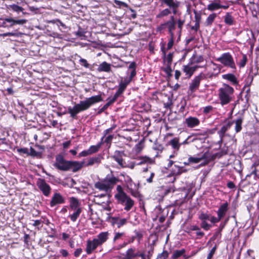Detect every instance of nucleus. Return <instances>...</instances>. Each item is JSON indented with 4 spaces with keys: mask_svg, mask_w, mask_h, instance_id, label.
<instances>
[{
    "mask_svg": "<svg viewBox=\"0 0 259 259\" xmlns=\"http://www.w3.org/2000/svg\"><path fill=\"white\" fill-rule=\"evenodd\" d=\"M199 67H202V66L197 65L194 66H191L189 64L187 65L183 66V70L186 75H188L189 77H190L193 74L196 69Z\"/></svg>",
    "mask_w": 259,
    "mask_h": 259,
    "instance_id": "obj_15",
    "label": "nucleus"
},
{
    "mask_svg": "<svg viewBox=\"0 0 259 259\" xmlns=\"http://www.w3.org/2000/svg\"><path fill=\"white\" fill-rule=\"evenodd\" d=\"M113 136L112 135H109L108 136L105 140V142L106 143H110L113 139Z\"/></svg>",
    "mask_w": 259,
    "mask_h": 259,
    "instance_id": "obj_61",
    "label": "nucleus"
},
{
    "mask_svg": "<svg viewBox=\"0 0 259 259\" xmlns=\"http://www.w3.org/2000/svg\"><path fill=\"white\" fill-rule=\"evenodd\" d=\"M123 155V151L116 150L115 151L114 155L111 156V157L118 163L120 167L122 168L126 167L127 166L126 163L122 158Z\"/></svg>",
    "mask_w": 259,
    "mask_h": 259,
    "instance_id": "obj_10",
    "label": "nucleus"
},
{
    "mask_svg": "<svg viewBox=\"0 0 259 259\" xmlns=\"http://www.w3.org/2000/svg\"><path fill=\"white\" fill-rule=\"evenodd\" d=\"M138 256H139V254L136 252V249L135 248H131L126 250L124 257L128 259H132Z\"/></svg>",
    "mask_w": 259,
    "mask_h": 259,
    "instance_id": "obj_28",
    "label": "nucleus"
},
{
    "mask_svg": "<svg viewBox=\"0 0 259 259\" xmlns=\"http://www.w3.org/2000/svg\"><path fill=\"white\" fill-rule=\"evenodd\" d=\"M41 224L42 222L40 220H35L34 221V223L32 224V225L34 227H37L38 229H39V228H41L42 227Z\"/></svg>",
    "mask_w": 259,
    "mask_h": 259,
    "instance_id": "obj_57",
    "label": "nucleus"
},
{
    "mask_svg": "<svg viewBox=\"0 0 259 259\" xmlns=\"http://www.w3.org/2000/svg\"><path fill=\"white\" fill-rule=\"evenodd\" d=\"M114 3L116 5H118L119 6H124L126 7L127 5L126 3L123 2H121L118 0H114Z\"/></svg>",
    "mask_w": 259,
    "mask_h": 259,
    "instance_id": "obj_60",
    "label": "nucleus"
},
{
    "mask_svg": "<svg viewBox=\"0 0 259 259\" xmlns=\"http://www.w3.org/2000/svg\"><path fill=\"white\" fill-rule=\"evenodd\" d=\"M202 160H204V162L201 163L200 165L203 166L207 164L210 160V155L208 152L203 153L201 156L197 157H190L188 159L189 162L191 163H197Z\"/></svg>",
    "mask_w": 259,
    "mask_h": 259,
    "instance_id": "obj_9",
    "label": "nucleus"
},
{
    "mask_svg": "<svg viewBox=\"0 0 259 259\" xmlns=\"http://www.w3.org/2000/svg\"><path fill=\"white\" fill-rule=\"evenodd\" d=\"M186 250L184 249H182L181 250H174L171 256V258L172 259H177L178 258L180 257V256L184 255V254L185 253Z\"/></svg>",
    "mask_w": 259,
    "mask_h": 259,
    "instance_id": "obj_36",
    "label": "nucleus"
},
{
    "mask_svg": "<svg viewBox=\"0 0 259 259\" xmlns=\"http://www.w3.org/2000/svg\"><path fill=\"white\" fill-rule=\"evenodd\" d=\"M162 51L163 54L164 59L163 61L164 63L166 64V65H171L172 61V57H173V54L172 53H169L168 54L167 56H166V53L165 51H164V48L162 49Z\"/></svg>",
    "mask_w": 259,
    "mask_h": 259,
    "instance_id": "obj_30",
    "label": "nucleus"
},
{
    "mask_svg": "<svg viewBox=\"0 0 259 259\" xmlns=\"http://www.w3.org/2000/svg\"><path fill=\"white\" fill-rule=\"evenodd\" d=\"M218 96L222 105L230 103L232 100L234 89L230 85L224 84L218 91Z\"/></svg>",
    "mask_w": 259,
    "mask_h": 259,
    "instance_id": "obj_3",
    "label": "nucleus"
},
{
    "mask_svg": "<svg viewBox=\"0 0 259 259\" xmlns=\"http://www.w3.org/2000/svg\"><path fill=\"white\" fill-rule=\"evenodd\" d=\"M170 37L168 42L167 44V49L168 50H169L172 48V47L174 45V42L175 35H170Z\"/></svg>",
    "mask_w": 259,
    "mask_h": 259,
    "instance_id": "obj_50",
    "label": "nucleus"
},
{
    "mask_svg": "<svg viewBox=\"0 0 259 259\" xmlns=\"http://www.w3.org/2000/svg\"><path fill=\"white\" fill-rule=\"evenodd\" d=\"M221 219L218 216L217 218H215L214 217L210 215L209 221L211 223H215L219 222V221H221Z\"/></svg>",
    "mask_w": 259,
    "mask_h": 259,
    "instance_id": "obj_58",
    "label": "nucleus"
},
{
    "mask_svg": "<svg viewBox=\"0 0 259 259\" xmlns=\"http://www.w3.org/2000/svg\"><path fill=\"white\" fill-rule=\"evenodd\" d=\"M136 63L134 62L130 63L128 68V72L130 73V75L128 78H124L126 80H129V82L130 83L132 81L133 78L136 75Z\"/></svg>",
    "mask_w": 259,
    "mask_h": 259,
    "instance_id": "obj_20",
    "label": "nucleus"
},
{
    "mask_svg": "<svg viewBox=\"0 0 259 259\" xmlns=\"http://www.w3.org/2000/svg\"><path fill=\"white\" fill-rule=\"evenodd\" d=\"M111 64L107 63L106 62H103L99 65L98 71L109 72L111 71Z\"/></svg>",
    "mask_w": 259,
    "mask_h": 259,
    "instance_id": "obj_26",
    "label": "nucleus"
},
{
    "mask_svg": "<svg viewBox=\"0 0 259 259\" xmlns=\"http://www.w3.org/2000/svg\"><path fill=\"white\" fill-rule=\"evenodd\" d=\"M117 221H118V222L116 223V226L118 228H120L123 225H125L127 223V220L125 218H123V219L119 218V219Z\"/></svg>",
    "mask_w": 259,
    "mask_h": 259,
    "instance_id": "obj_40",
    "label": "nucleus"
},
{
    "mask_svg": "<svg viewBox=\"0 0 259 259\" xmlns=\"http://www.w3.org/2000/svg\"><path fill=\"white\" fill-rule=\"evenodd\" d=\"M217 17V14L215 13H212L210 14L206 18L204 24L206 26H211Z\"/></svg>",
    "mask_w": 259,
    "mask_h": 259,
    "instance_id": "obj_33",
    "label": "nucleus"
},
{
    "mask_svg": "<svg viewBox=\"0 0 259 259\" xmlns=\"http://www.w3.org/2000/svg\"><path fill=\"white\" fill-rule=\"evenodd\" d=\"M103 100L101 95L92 96L85 100L81 101L79 103L75 104L73 107H69L68 112L70 116L74 118L80 112L88 109L92 105Z\"/></svg>",
    "mask_w": 259,
    "mask_h": 259,
    "instance_id": "obj_1",
    "label": "nucleus"
},
{
    "mask_svg": "<svg viewBox=\"0 0 259 259\" xmlns=\"http://www.w3.org/2000/svg\"><path fill=\"white\" fill-rule=\"evenodd\" d=\"M70 207L71 210L81 208L79 207V203L78 199L74 197H71L70 198Z\"/></svg>",
    "mask_w": 259,
    "mask_h": 259,
    "instance_id": "obj_29",
    "label": "nucleus"
},
{
    "mask_svg": "<svg viewBox=\"0 0 259 259\" xmlns=\"http://www.w3.org/2000/svg\"><path fill=\"white\" fill-rule=\"evenodd\" d=\"M73 210L74 211V212L72 214L70 215L69 217L72 222H75L81 213V208H78Z\"/></svg>",
    "mask_w": 259,
    "mask_h": 259,
    "instance_id": "obj_35",
    "label": "nucleus"
},
{
    "mask_svg": "<svg viewBox=\"0 0 259 259\" xmlns=\"http://www.w3.org/2000/svg\"><path fill=\"white\" fill-rule=\"evenodd\" d=\"M228 203L225 202L221 205L218 211L217 214L221 219L226 215V212L228 210Z\"/></svg>",
    "mask_w": 259,
    "mask_h": 259,
    "instance_id": "obj_19",
    "label": "nucleus"
},
{
    "mask_svg": "<svg viewBox=\"0 0 259 259\" xmlns=\"http://www.w3.org/2000/svg\"><path fill=\"white\" fill-rule=\"evenodd\" d=\"M117 98L118 97L114 95L112 99L108 98L107 99L108 102L106 104L109 107L110 105L113 104L117 100Z\"/></svg>",
    "mask_w": 259,
    "mask_h": 259,
    "instance_id": "obj_56",
    "label": "nucleus"
},
{
    "mask_svg": "<svg viewBox=\"0 0 259 259\" xmlns=\"http://www.w3.org/2000/svg\"><path fill=\"white\" fill-rule=\"evenodd\" d=\"M217 61L222 63L224 66L231 68L233 71H235L236 70L233 57L229 53L223 54L217 59Z\"/></svg>",
    "mask_w": 259,
    "mask_h": 259,
    "instance_id": "obj_5",
    "label": "nucleus"
},
{
    "mask_svg": "<svg viewBox=\"0 0 259 259\" xmlns=\"http://www.w3.org/2000/svg\"><path fill=\"white\" fill-rule=\"evenodd\" d=\"M210 215L209 214L202 213L200 214L199 218L202 221H206V220H209Z\"/></svg>",
    "mask_w": 259,
    "mask_h": 259,
    "instance_id": "obj_44",
    "label": "nucleus"
},
{
    "mask_svg": "<svg viewBox=\"0 0 259 259\" xmlns=\"http://www.w3.org/2000/svg\"><path fill=\"white\" fill-rule=\"evenodd\" d=\"M221 1L213 0L208 5L207 9L210 11H214L221 9Z\"/></svg>",
    "mask_w": 259,
    "mask_h": 259,
    "instance_id": "obj_22",
    "label": "nucleus"
},
{
    "mask_svg": "<svg viewBox=\"0 0 259 259\" xmlns=\"http://www.w3.org/2000/svg\"><path fill=\"white\" fill-rule=\"evenodd\" d=\"M247 62V57L246 55H243L242 59L240 61V62L239 63V65L240 67H244L245 65H246V63Z\"/></svg>",
    "mask_w": 259,
    "mask_h": 259,
    "instance_id": "obj_51",
    "label": "nucleus"
},
{
    "mask_svg": "<svg viewBox=\"0 0 259 259\" xmlns=\"http://www.w3.org/2000/svg\"><path fill=\"white\" fill-rule=\"evenodd\" d=\"M37 186L44 195L48 196L50 195L51 190V188L44 180H39Z\"/></svg>",
    "mask_w": 259,
    "mask_h": 259,
    "instance_id": "obj_11",
    "label": "nucleus"
},
{
    "mask_svg": "<svg viewBox=\"0 0 259 259\" xmlns=\"http://www.w3.org/2000/svg\"><path fill=\"white\" fill-rule=\"evenodd\" d=\"M100 246L95 239L87 241L86 252L87 254H91L98 246Z\"/></svg>",
    "mask_w": 259,
    "mask_h": 259,
    "instance_id": "obj_14",
    "label": "nucleus"
},
{
    "mask_svg": "<svg viewBox=\"0 0 259 259\" xmlns=\"http://www.w3.org/2000/svg\"><path fill=\"white\" fill-rule=\"evenodd\" d=\"M185 123L190 128H193L198 126L200 123V120L195 117H189L185 119Z\"/></svg>",
    "mask_w": 259,
    "mask_h": 259,
    "instance_id": "obj_13",
    "label": "nucleus"
},
{
    "mask_svg": "<svg viewBox=\"0 0 259 259\" xmlns=\"http://www.w3.org/2000/svg\"><path fill=\"white\" fill-rule=\"evenodd\" d=\"M116 190L117 193L115 195V197L119 203L124 206L125 210L129 211L133 207L134 201L123 191L120 185L117 186Z\"/></svg>",
    "mask_w": 259,
    "mask_h": 259,
    "instance_id": "obj_2",
    "label": "nucleus"
},
{
    "mask_svg": "<svg viewBox=\"0 0 259 259\" xmlns=\"http://www.w3.org/2000/svg\"><path fill=\"white\" fill-rule=\"evenodd\" d=\"M243 121V118L242 117H239L237 119L234 120L231 122H233V124H235V130L236 133L240 132L242 130V124ZM229 122H231L230 121Z\"/></svg>",
    "mask_w": 259,
    "mask_h": 259,
    "instance_id": "obj_23",
    "label": "nucleus"
},
{
    "mask_svg": "<svg viewBox=\"0 0 259 259\" xmlns=\"http://www.w3.org/2000/svg\"><path fill=\"white\" fill-rule=\"evenodd\" d=\"M69 165V169L70 168H72V171L73 172H76L84 166V162L70 161Z\"/></svg>",
    "mask_w": 259,
    "mask_h": 259,
    "instance_id": "obj_18",
    "label": "nucleus"
},
{
    "mask_svg": "<svg viewBox=\"0 0 259 259\" xmlns=\"http://www.w3.org/2000/svg\"><path fill=\"white\" fill-rule=\"evenodd\" d=\"M233 124V122H228L226 125H223L220 130L218 132L219 134L221 137H223L225 133L227 131Z\"/></svg>",
    "mask_w": 259,
    "mask_h": 259,
    "instance_id": "obj_32",
    "label": "nucleus"
},
{
    "mask_svg": "<svg viewBox=\"0 0 259 259\" xmlns=\"http://www.w3.org/2000/svg\"><path fill=\"white\" fill-rule=\"evenodd\" d=\"M203 60L202 56H193L191 59V64L202 62Z\"/></svg>",
    "mask_w": 259,
    "mask_h": 259,
    "instance_id": "obj_39",
    "label": "nucleus"
},
{
    "mask_svg": "<svg viewBox=\"0 0 259 259\" xmlns=\"http://www.w3.org/2000/svg\"><path fill=\"white\" fill-rule=\"evenodd\" d=\"M102 144V142H101V143L98 144L96 145H92L90 146L88 149L90 152L91 155L98 152L99 149L100 148Z\"/></svg>",
    "mask_w": 259,
    "mask_h": 259,
    "instance_id": "obj_37",
    "label": "nucleus"
},
{
    "mask_svg": "<svg viewBox=\"0 0 259 259\" xmlns=\"http://www.w3.org/2000/svg\"><path fill=\"white\" fill-rule=\"evenodd\" d=\"M128 244V242H124L123 243H122L121 244H119L117 246H114L113 248L115 250H120V249L125 247Z\"/></svg>",
    "mask_w": 259,
    "mask_h": 259,
    "instance_id": "obj_52",
    "label": "nucleus"
},
{
    "mask_svg": "<svg viewBox=\"0 0 259 259\" xmlns=\"http://www.w3.org/2000/svg\"><path fill=\"white\" fill-rule=\"evenodd\" d=\"M168 253L167 251H164L161 254H160L158 257H161V256H163L164 257L162 259H166V258L168 257Z\"/></svg>",
    "mask_w": 259,
    "mask_h": 259,
    "instance_id": "obj_64",
    "label": "nucleus"
},
{
    "mask_svg": "<svg viewBox=\"0 0 259 259\" xmlns=\"http://www.w3.org/2000/svg\"><path fill=\"white\" fill-rule=\"evenodd\" d=\"M60 253L62 254L63 257H66L68 255V251L65 249H61Z\"/></svg>",
    "mask_w": 259,
    "mask_h": 259,
    "instance_id": "obj_63",
    "label": "nucleus"
},
{
    "mask_svg": "<svg viewBox=\"0 0 259 259\" xmlns=\"http://www.w3.org/2000/svg\"><path fill=\"white\" fill-rule=\"evenodd\" d=\"M10 7L14 11L17 12H22L23 10V9L22 7L17 5L13 4L11 5Z\"/></svg>",
    "mask_w": 259,
    "mask_h": 259,
    "instance_id": "obj_47",
    "label": "nucleus"
},
{
    "mask_svg": "<svg viewBox=\"0 0 259 259\" xmlns=\"http://www.w3.org/2000/svg\"><path fill=\"white\" fill-rule=\"evenodd\" d=\"M26 20L20 19V20H14L12 18H6L5 22H3V25L5 24V22L11 23L10 26H12L15 24L23 25L26 22Z\"/></svg>",
    "mask_w": 259,
    "mask_h": 259,
    "instance_id": "obj_24",
    "label": "nucleus"
},
{
    "mask_svg": "<svg viewBox=\"0 0 259 259\" xmlns=\"http://www.w3.org/2000/svg\"><path fill=\"white\" fill-rule=\"evenodd\" d=\"M217 248V245H215L214 246L212 247V248L211 249L209 253H208L207 257V259H211L212 257L213 254H214L216 251Z\"/></svg>",
    "mask_w": 259,
    "mask_h": 259,
    "instance_id": "obj_48",
    "label": "nucleus"
},
{
    "mask_svg": "<svg viewBox=\"0 0 259 259\" xmlns=\"http://www.w3.org/2000/svg\"><path fill=\"white\" fill-rule=\"evenodd\" d=\"M205 78V75L203 73H200L196 76L189 84V90L191 93L195 92L199 88L200 81Z\"/></svg>",
    "mask_w": 259,
    "mask_h": 259,
    "instance_id": "obj_8",
    "label": "nucleus"
},
{
    "mask_svg": "<svg viewBox=\"0 0 259 259\" xmlns=\"http://www.w3.org/2000/svg\"><path fill=\"white\" fill-rule=\"evenodd\" d=\"M169 144L171 145L174 149L178 151L180 149L181 144L179 143V139L178 138H175L169 142Z\"/></svg>",
    "mask_w": 259,
    "mask_h": 259,
    "instance_id": "obj_31",
    "label": "nucleus"
},
{
    "mask_svg": "<svg viewBox=\"0 0 259 259\" xmlns=\"http://www.w3.org/2000/svg\"><path fill=\"white\" fill-rule=\"evenodd\" d=\"M82 252V249L81 248H77L75 250L74 252V256L78 257Z\"/></svg>",
    "mask_w": 259,
    "mask_h": 259,
    "instance_id": "obj_62",
    "label": "nucleus"
},
{
    "mask_svg": "<svg viewBox=\"0 0 259 259\" xmlns=\"http://www.w3.org/2000/svg\"><path fill=\"white\" fill-rule=\"evenodd\" d=\"M129 83V80L125 79L121 80L119 84L118 89L114 95L118 98L123 93Z\"/></svg>",
    "mask_w": 259,
    "mask_h": 259,
    "instance_id": "obj_17",
    "label": "nucleus"
},
{
    "mask_svg": "<svg viewBox=\"0 0 259 259\" xmlns=\"http://www.w3.org/2000/svg\"><path fill=\"white\" fill-rule=\"evenodd\" d=\"M79 63L81 65L83 66L85 68H89V64H88L87 61L83 58H81L79 60Z\"/></svg>",
    "mask_w": 259,
    "mask_h": 259,
    "instance_id": "obj_54",
    "label": "nucleus"
},
{
    "mask_svg": "<svg viewBox=\"0 0 259 259\" xmlns=\"http://www.w3.org/2000/svg\"><path fill=\"white\" fill-rule=\"evenodd\" d=\"M166 66L163 69V71L166 73L168 76H171V72L172 71L170 66L169 65H166Z\"/></svg>",
    "mask_w": 259,
    "mask_h": 259,
    "instance_id": "obj_45",
    "label": "nucleus"
},
{
    "mask_svg": "<svg viewBox=\"0 0 259 259\" xmlns=\"http://www.w3.org/2000/svg\"><path fill=\"white\" fill-rule=\"evenodd\" d=\"M117 98L118 97L114 95L112 99L108 98L107 99L108 102L106 104L109 107L110 105L113 104L117 100Z\"/></svg>",
    "mask_w": 259,
    "mask_h": 259,
    "instance_id": "obj_55",
    "label": "nucleus"
},
{
    "mask_svg": "<svg viewBox=\"0 0 259 259\" xmlns=\"http://www.w3.org/2000/svg\"><path fill=\"white\" fill-rule=\"evenodd\" d=\"M102 157L101 156H96L90 158L88 160V162L87 163H84L85 166H92L95 164H99L101 163Z\"/></svg>",
    "mask_w": 259,
    "mask_h": 259,
    "instance_id": "obj_25",
    "label": "nucleus"
},
{
    "mask_svg": "<svg viewBox=\"0 0 259 259\" xmlns=\"http://www.w3.org/2000/svg\"><path fill=\"white\" fill-rule=\"evenodd\" d=\"M224 22L226 24L229 25L234 24V19L230 13H227L224 16Z\"/></svg>",
    "mask_w": 259,
    "mask_h": 259,
    "instance_id": "obj_34",
    "label": "nucleus"
},
{
    "mask_svg": "<svg viewBox=\"0 0 259 259\" xmlns=\"http://www.w3.org/2000/svg\"><path fill=\"white\" fill-rule=\"evenodd\" d=\"M119 180L113 176H107L103 181L95 183V187L100 191L107 192L110 191Z\"/></svg>",
    "mask_w": 259,
    "mask_h": 259,
    "instance_id": "obj_4",
    "label": "nucleus"
},
{
    "mask_svg": "<svg viewBox=\"0 0 259 259\" xmlns=\"http://www.w3.org/2000/svg\"><path fill=\"white\" fill-rule=\"evenodd\" d=\"M185 23V21L184 20H182L181 19H179L177 20L176 22V24H178V27L180 30V32H181L183 26Z\"/></svg>",
    "mask_w": 259,
    "mask_h": 259,
    "instance_id": "obj_49",
    "label": "nucleus"
},
{
    "mask_svg": "<svg viewBox=\"0 0 259 259\" xmlns=\"http://www.w3.org/2000/svg\"><path fill=\"white\" fill-rule=\"evenodd\" d=\"M176 22L175 17L174 16H171L168 21L159 26V29L162 30L166 28L170 35H175L174 31L176 29Z\"/></svg>",
    "mask_w": 259,
    "mask_h": 259,
    "instance_id": "obj_7",
    "label": "nucleus"
},
{
    "mask_svg": "<svg viewBox=\"0 0 259 259\" xmlns=\"http://www.w3.org/2000/svg\"><path fill=\"white\" fill-rule=\"evenodd\" d=\"M222 78L224 79L230 81L233 84H237L238 80L236 76L232 73H228L222 75Z\"/></svg>",
    "mask_w": 259,
    "mask_h": 259,
    "instance_id": "obj_27",
    "label": "nucleus"
},
{
    "mask_svg": "<svg viewBox=\"0 0 259 259\" xmlns=\"http://www.w3.org/2000/svg\"><path fill=\"white\" fill-rule=\"evenodd\" d=\"M201 227L205 230H208L211 228V226L208 224L206 221H202L201 223Z\"/></svg>",
    "mask_w": 259,
    "mask_h": 259,
    "instance_id": "obj_46",
    "label": "nucleus"
},
{
    "mask_svg": "<svg viewBox=\"0 0 259 259\" xmlns=\"http://www.w3.org/2000/svg\"><path fill=\"white\" fill-rule=\"evenodd\" d=\"M213 109L211 106H208L204 108L203 112L205 114L210 113Z\"/></svg>",
    "mask_w": 259,
    "mask_h": 259,
    "instance_id": "obj_59",
    "label": "nucleus"
},
{
    "mask_svg": "<svg viewBox=\"0 0 259 259\" xmlns=\"http://www.w3.org/2000/svg\"><path fill=\"white\" fill-rule=\"evenodd\" d=\"M124 233L123 232H116L115 233L113 241L115 243L117 240L122 238V237L124 235Z\"/></svg>",
    "mask_w": 259,
    "mask_h": 259,
    "instance_id": "obj_43",
    "label": "nucleus"
},
{
    "mask_svg": "<svg viewBox=\"0 0 259 259\" xmlns=\"http://www.w3.org/2000/svg\"><path fill=\"white\" fill-rule=\"evenodd\" d=\"M171 13L170 10L168 9H165L161 11L157 16L156 18H160L165 16H167Z\"/></svg>",
    "mask_w": 259,
    "mask_h": 259,
    "instance_id": "obj_38",
    "label": "nucleus"
},
{
    "mask_svg": "<svg viewBox=\"0 0 259 259\" xmlns=\"http://www.w3.org/2000/svg\"><path fill=\"white\" fill-rule=\"evenodd\" d=\"M143 148V145L141 143H139L136 145L134 150L136 153H139L142 150Z\"/></svg>",
    "mask_w": 259,
    "mask_h": 259,
    "instance_id": "obj_41",
    "label": "nucleus"
},
{
    "mask_svg": "<svg viewBox=\"0 0 259 259\" xmlns=\"http://www.w3.org/2000/svg\"><path fill=\"white\" fill-rule=\"evenodd\" d=\"M165 5L172 9L173 14L176 15L177 13V8L179 7L180 3L177 0H169Z\"/></svg>",
    "mask_w": 259,
    "mask_h": 259,
    "instance_id": "obj_21",
    "label": "nucleus"
},
{
    "mask_svg": "<svg viewBox=\"0 0 259 259\" xmlns=\"http://www.w3.org/2000/svg\"><path fill=\"white\" fill-rule=\"evenodd\" d=\"M69 162L70 161L66 160L62 155H58L54 165L60 170L67 171L69 169Z\"/></svg>",
    "mask_w": 259,
    "mask_h": 259,
    "instance_id": "obj_6",
    "label": "nucleus"
},
{
    "mask_svg": "<svg viewBox=\"0 0 259 259\" xmlns=\"http://www.w3.org/2000/svg\"><path fill=\"white\" fill-rule=\"evenodd\" d=\"M140 159H141V161L139 163H138V164H139V165H141L144 163H151L152 162V160H151V159L148 157H146V156L142 157H141Z\"/></svg>",
    "mask_w": 259,
    "mask_h": 259,
    "instance_id": "obj_42",
    "label": "nucleus"
},
{
    "mask_svg": "<svg viewBox=\"0 0 259 259\" xmlns=\"http://www.w3.org/2000/svg\"><path fill=\"white\" fill-rule=\"evenodd\" d=\"M90 155H91L89 149H88L87 150H84L79 153L78 155V157L80 158L81 157H85Z\"/></svg>",
    "mask_w": 259,
    "mask_h": 259,
    "instance_id": "obj_53",
    "label": "nucleus"
},
{
    "mask_svg": "<svg viewBox=\"0 0 259 259\" xmlns=\"http://www.w3.org/2000/svg\"><path fill=\"white\" fill-rule=\"evenodd\" d=\"M64 202L65 199L63 196L60 193H55L52 198V200L50 202V206L54 207L57 204H62Z\"/></svg>",
    "mask_w": 259,
    "mask_h": 259,
    "instance_id": "obj_12",
    "label": "nucleus"
},
{
    "mask_svg": "<svg viewBox=\"0 0 259 259\" xmlns=\"http://www.w3.org/2000/svg\"><path fill=\"white\" fill-rule=\"evenodd\" d=\"M109 233L108 232H102L99 233L96 238H94L100 246L105 242L108 239Z\"/></svg>",
    "mask_w": 259,
    "mask_h": 259,
    "instance_id": "obj_16",
    "label": "nucleus"
}]
</instances>
